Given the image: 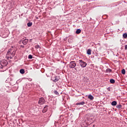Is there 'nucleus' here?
Listing matches in <instances>:
<instances>
[{"instance_id": "f257e3e1", "label": "nucleus", "mask_w": 127, "mask_h": 127, "mask_svg": "<svg viewBox=\"0 0 127 127\" xmlns=\"http://www.w3.org/2000/svg\"><path fill=\"white\" fill-rule=\"evenodd\" d=\"M12 51V49H9L6 54L7 59H12V58L15 55V52L13 51L12 53H11Z\"/></svg>"}, {"instance_id": "f03ea898", "label": "nucleus", "mask_w": 127, "mask_h": 127, "mask_svg": "<svg viewBox=\"0 0 127 127\" xmlns=\"http://www.w3.org/2000/svg\"><path fill=\"white\" fill-rule=\"evenodd\" d=\"M93 123V119L92 118H86L83 123V127H88V126H90Z\"/></svg>"}, {"instance_id": "7ed1b4c3", "label": "nucleus", "mask_w": 127, "mask_h": 127, "mask_svg": "<svg viewBox=\"0 0 127 127\" xmlns=\"http://www.w3.org/2000/svg\"><path fill=\"white\" fill-rule=\"evenodd\" d=\"M7 65V61L6 60H2L0 64V69H2V67H5Z\"/></svg>"}, {"instance_id": "20e7f679", "label": "nucleus", "mask_w": 127, "mask_h": 127, "mask_svg": "<svg viewBox=\"0 0 127 127\" xmlns=\"http://www.w3.org/2000/svg\"><path fill=\"white\" fill-rule=\"evenodd\" d=\"M79 64L81 68H85L87 66V63L83 61L82 60L79 61Z\"/></svg>"}, {"instance_id": "39448f33", "label": "nucleus", "mask_w": 127, "mask_h": 127, "mask_svg": "<svg viewBox=\"0 0 127 127\" xmlns=\"http://www.w3.org/2000/svg\"><path fill=\"white\" fill-rule=\"evenodd\" d=\"M51 80L53 82L56 83V82H58L59 81V77L55 75H53L51 77Z\"/></svg>"}, {"instance_id": "423d86ee", "label": "nucleus", "mask_w": 127, "mask_h": 127, "mask_svg": "<svg viewBox=\"0 0 127 127\" xmlns=\"http://www.w3.org/2000/svg\"><path fill=\"white\" fill-rule=\"evenodd\" d=\"M69 68H75L76 67V62L71 61L69 63Z\"/></svg>"}, {"instance_id": "0eeeda50", "label": "nucleus", "mask_w": 127, "mask_h": 127, "mask_svg": "<svg viewBox=\"0 0 127 127\" xmlns=\"http://www.w3.org/2000/svg\"><path fill=\"white\" fill-rule=\"evenodd\" d=\"M39 105H44L45 104V99L43 97H41L39 99Z\"/></svg>"}, {"instance_id": "6e6552de", "label": "nucleus", "mask_w": 127, "mask_h": 127, "mask_svg": "<svg viewBox=\"0 0 127 127\" xmlns=\"http://www.w3.org/2000/svg\"><path fill=\"white\" fill-rule=\"evenodd\" d=\"M21 41H22V43L23 44V45H26V44H27V43H28V39H25L23 40H22L20 41V42H21Z\"/></svg>"}, {"instance_id": "1a4fd4ad", "label": "nucleus", "mask_w": 127, "mask_h": 127, "mask_svg": "<svg viewBox=\"0 0 127 127\" xmlns=\"http://www.w3.org/2000/svg\"><path fill=\"white\" fill-rule=\"evenodd\" d=\"M48 110V105H46L42 111L43 113H46Z\"/></svg>"}, {"instance_id": "9d476101", "label": "nucleus", "mask_w": 127, "mask_h": 127, "mask_svg": "<svg viewBox=\"0 0 127 127\" xmlns=\"http://www.w3.org/2000/svg\"><path fill=\"white\" fill-rule=\"evenodd\" d=\"M76 106H80L81 105H85V102L82 101L81 102L77 103L76 104Z\"/></svg>"}, {"instance_id": "9b49d317", "label": "nucleus", "mask_w": 127, "mask_h": 127, "mask_svg": "<svg viewBox=\"0 0 127 127\" xmlns=\"http://www.w3.org/2000/svg\"><path fill=\"white\" fill-rule=\"evenodd\" d=\"M87 54H88V55H91V54H92V50L91 49H88L87 51Z\"/></svg>"}, {"instance_id": "f8f14e48", "label": "nucleus", "mask_w": 127, "mask_h": 127, "mask_svg": "<svg viewBox=\"0 0 127 127\" xmlns=\"http://www.w3.org/2000/svg\"><path fill=\"white\" fill-rule=\"evenodd\" d=\"M123 106L119 104H118L117 106H116V108L117 109H122Z\"/></svg>"}, {"instance_id": "ddd939ff", "label": "nucleus", "mask_w": 127, "mask_h": 127, "mask_svg": "<svg viewBox=\"0 0 127 127\" xmlns=\"http://www.w3.org/2000/svg\"><path fill=\"white\" fill-rule=\"evenodd\" d=\"M117 104H118L117 101H114L112 102L111 105L112 106H117Z\"/></svg>"}, {"instance_id": "4468645a", "label": "nucleus", "mask_w": 127, "mask_h": 127, "mask_svg": "<svg viewBox=\"0 0 127 127\" xmlns=\"http://www.w3.org/2000/svg\"><path fill=\"white\" fill-rule=\"evenodd\" d=\"M75 32H76V34H79L81 33V29H77Z\"/></svg>"}, {"instance_id": "2eb2a0df", "label": "nucleus", "mask_w": 127, "mask_h": 127, "mask_svg": "<svg viewBox=\"0 0 127 127\" xmlns=\"http://www.w3.org/2000/svg\"><path fill=\"white\" fill-rule=\"evenodd\" d=\"M88 99L90 100H94V96H93L92 95H89L88 96Z\"/></svg>"}, {"instance_id": "dca6fc26", "label": "nucleus", "mask_w": 127, "mask_h": 127, "mask_svg": "<svg viewBox=\"0 0 127 127\" xmlns=\"http://www.w3.org/2000/svg\"><path fill=\"white\" fill-rule=\"evenodd\" d=\"M112 72V69L110 68H107L106 70V73H111Z\"/></svg>"}, {"instance_id": "f3484780", "label": "nucleus", "mask_w": 127, "mask_h": 127, "mask_svg": "<svg viewBox=\"0 0 127 127\" xmlns=\"http://www.w3.org/2000/svg\"><path fill=\"white\" fill-rule=\"evenodd\" d=\"M27 25L28 27H30L32 25V22H29L27 23Z\"/></svg>"}, {"instance_id": "a211bd4d", "label": "nucleus", "mask_w": 127, "mask_h": 127, "mask_svg": "<svg viewBox=\"0 0 127 127\" xmlns=\"http://www.w3.org/2000/svg\"><path fill=\"white\" fill-rule=\"evenodd\" d=\"M110 83H111V84H114L115 81V79H111L110 80Z\"/></svg>"}, {"instance_id": "6ab92c4d", "label": "nucleus", "mask_w": 127, "mask_h": 127, "mask_svg": "<svg viewBox=\"0 0 127 127\" xmlns=\"http://www.w3.org/2000/svg\"><path fill=\"white\" fill-rule=\"evenodd\" d=\"M20 73L21 74H24V69H20Z\"/></svg>"}, {"instance_id": "aec40b11", "label": "nucleus", "mask_w": 127, "mask_h": 127, "mask_svg": "<svg viewBox=\"0 0 127 127\" xmlns=\"http://www.w3.org/2000/svg\"><path fill=\"white\" fill-rule=\"evenodd\" d=\"M123 36L124 38H127V34L126 33L123 34Z\"/></svg>"}, {"instance_id": "412c9836", "label": "nucleus", "mask_w": 127, "mask_h": 127, "mask_svg": "<svg viewBox=\"0 0 127 127\" xmlns=\"http://www.w3.org/2000/svg\"><path fill=\"white\" fill-rule=\"evenodd\" d=\"M54 94H55V95H57V96H58V95H59V93L58 92V91L55 90L54 91Z\"/></svg>"}, {"instance_id": "4be33fe9", "label": "nucleus", "mask_w": 127, "mask_h": 127, "mask_svg": "<svg viewBox=\"0 0 127 127\" xmlns=\"http://www.w3.org/2000/svg\"><path fill=\"white\" fill-rule=\"evenodd\" d=\"M122 73L123 75H125L126 74V70L125 69H122Z\"/></svg>"}, {"instance_id": "5701e85b", "label": "nucleus", "mask_w": 127, "mask_h": 127, "mask_svg": "<svg viewBox=\"0 0 127 127\" xmlns=\"http://www.w3.org/2000/svg\"><path fill=\"white\" fill-rule=\"evenodd\" d=\"M35 48H36V49H38V48H40V46L37 45L35 46Z\"/></svg>"}, {"instance_id": "b1692460", "label": "nucleus", "mask_w": 127, "mask_h": 127, "mask_svg": "<svg viewBox=\"0 0 127 127\" xmlns=\"http://www.w3.org/2000/svg\"><path fill=\"white\" fill-rule=\"evenodd\" d=\"M28 59H32V55H29Z\"/></svg>"}, {"instance_id": "393cba45", "label": "nucleus", "mask_w": 127, "mask_h": 127, "mask_svg": "<svg viewBox=\"0 0 127 127\" xmlns=\"http://www.w3.org/2000/svg\"><path fill=\"white\" fill-rule=\"evenodd\" d=\"M125 50H127V45H126L125 46Z\"/></svg>"}, {"instance_id": "a878e982", "label": "nucleus", "mask_w": 127, "mask_h": 127, "mask_svg": "<svg viewBox=\"0 0 127 127\" xmlns=\"http://www.w3.org/2000/svg\"><path fill=\"white\" fill-rule=\"evenodd\" d=\"M107 90L108 91H109V92H110V91H111V88L110 87L107 88Z\"/></svg>"}, {"instance_id": "bb28decb", "label": "nucleus", "mask_w": 127, "mask_h": 127, "mask_svg": "<svg viewBox=\"0 0 127 127\" xmlns=\"http://www.w3.org/2000/svg\"><path fill=\"white\" fill-rule=\"evenodd\" d=\"M20 47H22V48H24V46L23 45H21Z\"/></svg>"}, {"instance_id": "cd10ccee", "label": "nucleus", "mask_w": 127, "mask_h": 127, "mask_svg": "<svg viewBox=\"0 0 127 127\" xmlns=\"http://www.w3.org/2000/svg\"><path fill=\"white\" fill-rule=\"evenodd\" d=\"M93 127H95V125H93Z\"/></svg>"}, {"instance_id": "c85d7f7f", "label": "nucleus", "mask_w": 127, "mask_h": 127, "mask_svg": "<svg viewBox=\"0 0 127 127\" xmlns=\"http://www.w3.org/2000/svg\"><path fill=\"white\" fill-rule=\"evenodd\" d=\"M37 19H38V17H37Z\"/></svg>"}]
</instances>
